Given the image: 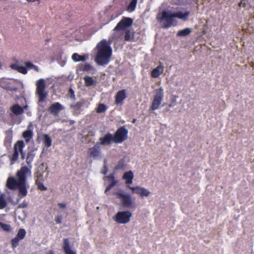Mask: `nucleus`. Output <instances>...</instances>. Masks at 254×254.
I'll list each match as a JSON object with an SVG mask.
<instances>
[{
    "mask_svg": "<svg viewBox=\"0 0 254 254\" xmlns=\"http://www.w3.org/2000/svg\"><path fill=\"white\" fill-rule=\"evenodd\" d=\"M31 169L27 166L21 167L15 175V177H8L6 181V187L10 190H18V194L25 196L27 194L29 186L27 184L28 176H31Z\"/></svg>",
    "mask_w": 254,
    "mask_h": 254,
    "instance_id": "nucleus-1",
    "label": "nucleus"
},
{
    "mask_svg": "<svg viewBox=\"0 0 254 254\" xmlns=\"http://www.w3.org/2000/svg\"><path fill=\"white\" fill-rule=\"evenodd\" d=\"M98 51L95 59L99 65H105L108 64L112 55V50L107 44L106 40H102L97 46Z\"/></svg>",
    "mask_w": 254,
    "mask_h": 254,
    "instance_id": "nucleus-2",
    "label": "nucleus"
},
{
    "mask_svg": "<svg viewBox=\"0 0 254 254\" xmlns=\"http://www.w3.org/2000/svg\"><path fill=\"white\" fill-rule=\"evenodd\" d=\"M189 14L190 12L189 11H186L185 13H182L181 11L172 13L170 11L163 10L162 12L161 17L160 19L166 21V23L163 26V28H168L173 25L174 18L177 17L186 20L188 19Z\"/></svg>",
    "mask_w": 254,
    "mask_h": 254,
    "instance_id": "nucleus-3",
    "label": "nucleus"
},
{
    "mask_svg": "<svg viewBox=\"0 0 254 254\" xmlns=\"http://www.w3.org/2000/svg\"><path fill=\"white\" fill-rule=\"evenodd\" d=\"M113 194L116 196L117 198L120 200L121 205L123 207L128 208L135 207V202L132 199L130 195L125 193L123 190H120L115 191L113 192Z\"/></svg>",
    "mask_w": 254,
    "mask_h": 254,
    "instance_id": "nucleus-4",
    "label": "nucleus"
},
{
    "mask_svg": "<svg viewBox=\"0 0 254 254\" xmlns=\"http://www.w3.org/2000/svg\"><path fill=\"white\" fill-rule=\"evenodd\" d=\"M36 93L38 96L39 102H43L47 97L48 93L46 91V84L44 79L41 78L36 82Z\"/></svg>",
    "mask_w": 254,
    "mask_h": 254,
    "instance_id": "nucleus-5",
    "label": "nucleus"
},
{
    "mask_svg": "<svg viewBox=\"0 0 254 254\" xmlns=\"http://www.w3.org/2000/svg\"><path fill=\"white\" fill-rule=\"evenodd\" d=\"M164 97V90L162 87H160L155 91V95L150 109L152 111L158 109L161 105Z\"/></svg>",
    "mask_w": 254,
    "mask_h": 254,
    "instance_id": "nucleus-6",
    "label": "nucleus"
},
{
    "mask_svg": "<svg viewBox=\"0 0 254 254\" xmlns=\"http://www.w3.org/2000/svg\"><path fill=\"white\" fill-rule=\"evenodd\" d=\"M128 130L124 127H119L113 135V142L121 143L127 138Z\"/></svg>",
    "mask_w": 254,
    "mask_h": 254,
    "instance_id": "nucleus-7",
    "label": "nucleus"
},
{
    "mask_svg": "<svg viewBox=\"0 0 254 254\" xmlns=\"http://www.w3.org/2000/svg\"><path fill=\"white\" fill-rule=\"evenodd\" d=\"M131 216L132 214L129 211H120L116 214L114 219L118 223L126 224L130 221Z\"/></svg>",
    "mask_w": 254,
    "mask_h": 254,
    "instance_id": "nucleus-8",
    "label": "nucleus"
},
{
    "mask_svg": "<svg viewBox=\"0 0 254 254\" xmlns=\"http://www.w3.org/2000/svg\"><path fill=\"white\" fill-rule=\"evenodd\" d=\"M133 19L130 17H123L119 22L114 28V31H121L125 30L127 28L132 26L133 24Z\"/></svg>",
    "mask_w": 254,
    "mask_h": 254,
    "instance_id": "nucleus-9",
    "label": "nucleus"
},
{
    "mask_svg": "<svg viewBox=\"0 0 254 254\" xmlns=\"http://www.w3.org/2000/svg\"><path fill=\"white\" fill-rule=\"evenodd\" d=\"M25 144L22 140H19L16 142L14 146V152L10 159L12 163L15 162L18 158L19 152L23 150Z\"/></svg>",
    "mask_w": 254,
    "mask_h": 254,
    "instance_id": "nucleus-10",
    "label": "nucleus"
},
{
    "mask_svg": "<svg viewBox=\"0 0 254 254\" xmlns=\"http://www.w3.org/2000/svg\"><path fill=\"white\" fill-rule=\"evenodd\" d=\"M127 188L136 194H139L141 197L148 196L151 192L146 189L139 186L130 187L127 186Z\"/></svg>",
    "mask_w": 254,
    "mask_h": 254,
    "instance_id": "nucleus-11",
    "label": "nucleus"
},
{
    "mask_svg": "<svg viewBox=\"0 0 254 254\" xmlns=\"http://www.w3.org/2000/svg\"><path fill=\"white\" fill-rule=\"evenodd\" d=\"M127 188L136 194H139L141 197L148 196L151 192L146 189L139 186L130 187L127 186Z\"/></svg>",
    "mask_w": 254,
    "mask_h": 254,
    "instance_id": "nucleus-12",
    "label": "nucleus"
},
{
    "mask_svg": "<svg viewBox=\"0 0 254 254\" xmlns=\"http://www.w3.org/2000/svg\"><path fill=\"white\" fill-rule=\"evenodd\" d=\"M64 107L59 102L53 103L48 108V112L54 116H58L59 113L64 110Z\"/></svg>",
    "mask_w": 254,
    "mask_h": 254,
    "instance_id": "nucleus-13",
    "label": "nucleus"
},
{
    "mask_svg": "<svg viewBox=\"0 0 254 254\" xmlns=\"http://www.w3.org/2000/svg\"><path fill=\"white\" fill-rule=\"evenodd\" d=\"M88 154L89 157L96 159L100 157L101 154V146L97 143L88 149Z\"/></svg>",
    "mask_w": 254,
    "mask_h": 254,
    "instance_id": "nucleus-14",
    "label": "nucleus"
},
{
    "mask_svg": "<svg viewBox=\"0 0 254 254\" xmlns=\"http://www.w3.org/2000/svg\"><path fill=\"white\" fill-rule=\"evenodd\" d=\"M99 140V142H97V143L100 146L110 145L112 142H113V135L108 132L104 136L100 137Z\"/></svg>",
    "mask_w": 254,
    "mask_h": 254,
    "instance_id": "nucleus-15",
    "label": "nucleus"
},
{
    "mask_svg": "<svg viewBox=\"0 0 254 254\" xmlns=\"http://www.w3.org/2000/svg\"><path fill=\"white\" fill-rule=\"evenodd\" d=\"M127 97L126 89L119 90L115 95V104L117 105L123 104L124 100Z\"/></svg>",
    "mask_w": 254,
    "mask_h": 254,
    "instance_id": "nucleus-16",
    "label": "nucleus"
},
{
    "mask_svg": "<svg viewBox=\"0 0 254 254\" xmlns=\"http://www.w3.org/2000/svg\"><path fill=\"white\" fill-rule=\"evenodd\" d=\"M85 100L82 99L74 104L71 105L70 107L73 109L74 114L78 115L81 111V107L85 104Z\"/></svg>",
    "mask_w": 254,
    "mask_h": 254,
    "instance_id": "nucleus-17",
    "label": "nucleus"
},
{
    "mask_svg": "<svg viewBox=\"0 0 254 254\" xmlns=\"http://www.w3.org/2000/svg\"><path fill=\"white\" fill-rule=\"evenodd\" d=\"M5 137L4 140V145L6 147L8 148L10 147L11 144L12 140V134L13 131L12 129H9L5 131Z\"/></svg>",
    "mask_w": 254,
    "mask_h": 254,
    "instance_id": "nucleus-18",
    "label": "nucleus"
},
{
    "mask_svg": "<svg viewBox=\"0 0 254 254\" xmlns=\"http://www.w3.org/2000/svg\"><path fill=\"white\" fill-rule=\"evenodd\" d=\"M62 248L65 254H76V253L71 249L69 239L64 238L63 240Z\"/></svg>",
    "mask_w": 254,
    "mask_h": 254,
    "instance_id": "nucleus-19",
    "label": "nucleus"
},
{
    "mask_svg": "<svg viewBox=\"0 0 254 254\" xmlns=\"http://www.w3.org/2000/svg\"><path fill=\"white\" fill-rule=\"evenodd\" d=\"M35 184L37 186L38 189L40 190H47V188L45 187L43 182L44 179L42 174H38L36 177Z\"/></svg>",
    "mask_w": 254,
    "mask_h": 254,
    "instance_id": "nucleus-20",
    "label": "nucleus"
},
{
    "mask_svg": "<svg viewBox=\"0 0 254 254\" xmlns=\"http://www.w3.org/2000/svg\"><path fill=\"white\" fill-rule=\"evenodd\" d=\"M134 178L133 173L132 171L125 172L123 176V179L125 181V184L127 187L129 184H131Z\"/></svg>",
    "mask_w": 254,
    "mask_h": 254,
    "instance_id": "nucleus-21",
    "label": "nucleus"
},
{
    "mask_svg": "<svg viewBox=\"0 0 254 254\" xmlns=\"http://www.w3.org/2000/svg\"><path fill=\"white\" fill-rule=\"evenodd\" d=\"M164 67L161 64L158 65L151 72V76L153 78H158L164 72Z\"/></svg>",
    "mask_w": 254,
    "mask_h": 254,
    "instance_id": "nucleus-22",
    "label": "nucleus"
},
{
    "mask_svg": "<svg viewBox=\"0 0 254 254\" xmlns=\"http://www.w3.org/2000/svg\"><path fill=\"white\" fill-rule=\"evenodd\" d=\"M127 167V163L124 158H122L119 160L114 168V172H116L118 170H124Z\"/></svg>",
    "mask_w": 254,
    "mask_h": 254,
    "instance_id": "nucleus-23",
    "label": "nucleus"
},
{
    "mask_svg": "<svg viewBox=\"0 0 254 254\" xmlns=\"http://www.w3.org/2000/svg\"><path fill=\"white\" fill-rule=\"evenodd\" d=\"M138 0H129V3L126 6L125 10L128 12H133L136 7Z\"/></svg>",
    "mask_w": 254,
    "mask_h": 254,
    "instance_id": "nucleus-24",
    "label": "nucleus"
},
{
    "mask_svg": "<svg viewBox=\"0 0 254 254\" xmlns=\"http://www.w3.org/2000/svg\"><path fill=\"white\" fill-rule=\"evenodd\" d=\"M10 110L16 115H21L24 112L23 108L18 104H15L11 106Z\"/></svg>",
    "mask_w": 254,
    "mask_h": 254,
    "instance_id": "nucleus-25",
    "label": "nucleus"
},
{
    "mask_svg": "<svg viewBox=\"0 0 254 254\" xmlns=\"http://www.w3.org/2000/svg\"><path fill=\"white\" fill-rule=\"evenodd\" d=\"M10 67L14 70H17L20 73L25 74L27 72V69L26 67L23 66H19L18 64H13L10 65Z\"/></svg>",
    "mask_w": 254,
    "mask_h": 254,
    "instance_id": "nucleus-26",
    "label": "nucleus"
},
{
    "mask_svg": "<svg viewBox=\"0 0 254 254\" xmlns=\"http://www.w3.org/2000/svg\"><path fill=\"white\" fill-rule=\"evenodd\" d=\"M87 55L80 56L78 55L77 53H74L72 55V59L73 61L75 62L80 61L84 62L87 60Z\"/></svg>",
    "mask_w": 254,
    "mask_h": 254,
    "instance_id": "nucleus-27",
    "label": "nucleus"
},
{
    "mask_svg": "<svg viewBox=\"0 0 254 254\" xmlns=\"http://www.w3.org/2000/svg\"><path fill=\"white\" fill-rule=\"evenodd\" d=\"M33 131L31 130H27L22 133V137L25 139L26 143L30 142L33 136Z\"/></svg>",
    "mask_w": 254,
    "mask_h": 254,
    "instance_id": "nucleus-28",
    "label": "nucleus"
},
{
    "mask_svg": "<svg viewBox=\"0 0 254 254\" xmlns=\"http://www.w3.org/2000/svg\"><path fill=\"white\" fill-rule=\"evenodd\" d=\"M35 156V154L34 151H29L27 153V155L26 159V162L28 166L31 167V164L33 161L34 158Z\"/></svg>",
    "mask_w": 254,
    "mask_h": 254,
    "instance_id": "nucleus-29",
    "label": "nucleus"
},
{
    "mask_svg": "<svg viewBox=\"0 0 254 254\" xmlns=\"http://www.w3.org/2000/svg\"><path fill=\"white\" fill-rule=\"evenodd\" d=\"M95 136V132L92 130L90 129L88 131V133L87 134L85 135L84 138L85 141L87 143H88L92 140L93 137Z\"/></svg>",
    "mask_w": 254,
    "mask_h": 254,
    "instance_id": "nucleus-30",
    "label": "nucleus"
},
{
    "mask_svg": "<svg viewBox=\"0 0 254 254\" xmlns=\"http://www.w3.org/2000/svg\"><path fill=\"white\" fill-rule=\"evenodd\" d=\"M191 32V29L187 28L182 30H180L177 33V36L180 37H185L189 35Z\"/></svg>",
    "mask_w": 254,
    "mask_h": 254,
    "instance_id": "nucleus-31",
    "label": "nucleus"
},
{
    "mask_svg": "<svg viewBox=\"0 0 254 254\" xmlns=\"http://www.w3.org/2000/svg\"><path fill=\"white\" fill-rule=\"evenodd\" d=\"M52 139L48 134L44 135V144L45 146L49 148L52 145Z\"/></svg>",
    "mask_w": 254,
    "mask_h": 254,
    "instance_id": "nucleus-32",
    "label": "nucleus"
},
{
    "mask_svg": "<svg viewBox=\"0 0 254 254\" xmlns=\"http://www.w3.org/2000/svg\"><path fill=\"white\" fill-rule=\"evenodd\" d=\"M79 68L81 71H88L93 69V67L89 64H80L79 65Z\"/></svg>",
    "mask_w": 254,
    "mask_h": 254,
    "instance_id": "nucleus-33",
    "label": "nucleus"
},
{
    "mask_svg": "<svg viewBox=\"0 0 254 254\" xmlns=\"http://www.w3.org/2000/svg\"><path fill=\"white\" fill-rule=\"evenodd\" d=\"M85 80V85L86 86H90L94 84L96 82L95 80H94L92 77L90 76H86L84 77Z\"/></svg>",
    "mask_w": 254,
    "mask_h": 254,
    "instance_id": "nucleus-34",
    "label": "nucleus"
},
{
    "mask_svg": "<svg viewBox=\"0 0 254 254\" xmlns=\"http://www.w3.org/2000/svg\"><path fill=\"white\" fill-rule=\"evenodd\" d=\"M7 205V202L4 199V196L3 194L0 195V209L4 208Z\"/></svg>",
    "mask_w": 254,
    "mask_h": 254,
    "instance_id": "nucleus-35",
    "label": "nucleus"
},
{
    "mask_svg": "<svg viewBox=\"0 0 254 254\" xmlns=\"http://www.w3.org/2000/svg\"><path fill=\"white\" fill-rule=\"evenodd\" d=\"M107 109V107L104 104H99L97 109L96 112L97 113H101L105 112Z\"/></svg>",
    "mask_w": 254,
    "mask_h": 254,
    "instance_id": "nucleus-36",
    "label": "nucleus"
},
{
    "mask_svg": "<svg viewBox=\"0 0 254 254\" xmlns=\"http://www.w3.org/2000/svg\"><path fill=\"white\" fill-rule=\"evenodd\" d=\"M26 235V231L24 229H20L16 235V236L21 240L23 239Z\"/></svg>",
    "mask_w": 254,
    "mask_h": 254,
    "instance_id": "nucleus-37",
    "label": "nucleus"
},
{
    "mask_svg": "<svg viewBox=\"0 0 254 254\" xmlns=\"http://www.w3.org/2000/svg\"><path fill=\"white\" fill-rule=\"evenodd\" d=\"M20 240H21L16 236V237L12 239L11 241L12 247L13 248H15L16 247H17Z\"/></svg>",
    "mask_w": 254,
    "mask_h": 254,
    "instance_id": "nucleus-38",
    "label": "nucleus"
},
{
    "mask_svg": "<svg viewBox=\"0 0 254 254\" xmlns=\"http://www.w3.org/2000/svg\"><path fill=\"white\" fill-rule=\"evenodd\" d=\"M117 181H112V182L106 187L105 192L106 193L107 192L109 191L111 189L116 185L117 184Z\"/></svg>",
    "mask_w": 254,
    "mask_h": 254,
    "instance_id": "nucleus-39",
    "label": "nucleus"
},
{
    "mask_svg": "<svg viewBox=\"0 0 254 254\" xmlns=\"http://www.w3.org/2000/svg\"><path fill=\"white\" fill-rule=\"evenodd\" d=\"M0 225L2 230L5 231L9 232L11 230V227L9 224L0 223Z\"/></svg>",
    "mask_w": 254,
    "mask_h": 254,
    "instance_id": "nucleus-40",
    "label": "nucleus"
},
{
    "mask_svg": "<svg viewBox=\"0 0 254 254\" xmlns=\"http://www.w3.org/2000/svg\"><path fill=\"white\" fill-rule=\"evenodd\" d=\"M124 40L125 41H131L130 31L129 30H127L126 31L124 36Z\"/></svg>",
    "mask_w": 254,
    "mask_h": 254,
    "instance_id": "nucleus-41",
    "label": "nucleus"
},
{
    "mask_svg": "<svg viewBox=\"0 0 254 254\" xmlns=\"http://www.w3.org/2000/svg\"><path fill=\"white\" fill-rule=\"evenodd\" d=\"M115 172H114V173L105 177V178L107 179L109 181H115Z\"/></svg>",
    "mask_w": 254,
    "mask_h": 254,
    "instance_id": "nucleus-42",
    "label": "nucleus"
},
{
    "mask_svg": "<svg viewBox=\"0 0 254 254\" xmlns=\"http://www.w3.org/2000/svg\"><path fill=\"white\" fill-rule=\"evenodd\" d=\"M63 217L62 215H58L55 218V221L57 224H61L62 222Z\"/></svg>",
    "mask_w": 254,
    "mask_h": 254,
    "instance_id": "nucleus-43",
    "label": "nucleus"
},
{
    "mask_svg": "<svg viewBox=\"0 0 254 254\" xmlns=\"http://www.w3.org/2000/svg\"><path fill=\"white\" fill-rule=\"evenodd\" d=\"M26 68H32L33 66H34V64L29 62H26L25 63Z\"/></svg>",
    "mask_w": 254,
    "mask_h": 254,
    "instance_id": "nucleus-44",
    "label": "nucleus"
},
{
    "mask_svg": "<svg viewBox=\"0 0 254 254\" xmlns=\"http://www.w3.org/2000/svg\"><path fill=\"white\" fill-rule=\"evenodd\" d=\"M247 2V1L246 0H242L239 3V6L240 7H245V5H246Z\"/></svg>",
    "mask_w": 254,
    "mask_h": 254,
    "instance_id": "nucleus-45",
    "label": "nucleus"
},
{
    "mask_svg": "<svg viewBox=\"0 0 254 254\" xmlns=\"http://www.w3.org/2000/svg\"><path fill=\"white\" fill-rule=\"evenodd\" d=\"M108 169L107 165H105L103 167V169L102 170L101 173L104 174L106 175L108 172Z\"/></svg>",
    "mask_w": 254,
    "mask_h": 254,
    "instance_id": "nucleus-46",
    "label": "nucleus"
},
{
    "mask_svg": "<svg viewBox=\"0 0 254 254\" xmlns=\"http://www.w3.org/2000/svg\"><path fill=\"white\" fill-rule=\"evenodd\" d=\"M58 205L59 206V207L61 209L65 208L66 206V204L64 203H59Z\"/></svg>",
    "mask_w": 254,
    "mask_h": 254,
    "instance_id": "nucleus-47",
    "label": "nucleus"
},
{
    "mask_svg": "<svg viewBox=\"0 0 254 254\" xmlns=\"http://www.w3.org/2000/svg\"><path fill=\"white\" fill-rule=\"evenodd\" d=\"M69 93H70V97H74V91L72 89H69Z\"/></svg>",
    "mask_w": 254,
    "mask_h": 254,
    "instance_id": "nucleus-48",
    "label": "nucleus"
},
{
    "mask_svg": "<svg viewBox=\"0 0 254 254\" xmlns=\"http://www.w3.org/2000/svg\"><path fill=\"white\" fill-rule=\"evenodd\" d=\"M20 155H21V158L22 159H24V158H25V154L23 152V150H22L21 151H20Z\"/></svg>",
    "mask_w": 254,
    "mask_h": 254,
    "instance_id": "nucleus-49",
    "label": "nucleus"
},
{
    "mask_svg": "<svg viewBox=\"0 0 254 254\" xmlns=\"http://www.w3.org/2000/svg\"><path fill=\"white\" fill-rule=\"evenodd\" d=\"M33 69H34L35 70H36V71H39V68L37 66L34 65V66H33Z\"/></svg>",
    "mask_w": 254,
    "mask_h": 254,
    "instance_id": "nucleus-50",
    "label": "nucleus"
},
{
    "mask_svg": "<svg viewBox=\"0 0 254 254\" xmlns=\"http://www.w3.org/2000/svg\"><path fill=\"white\" fill-rule=\"evenodd\" d=\"M47 254H54V252L52 250H50Z\"/></svg>",
    "mask_w": 254,
    "mask_h": 254,
    "instance_id": "nucleus-51",
    "label": "nucleus"
},
{
    "mask_svg": "<svg viewBox=\"0 0 254 254\" xmlns=\"http://www.w3.org/2000/svg\"><path fill=\"white\" fill-rule=\"evenodd\" d=\"M169 106V108H170V107H172V106H173V105H172V104H170L169 105V106Z\"/></svg>",
    "mask_w": 254,
    "mask_h": 254,
    "instance_id": "nucleus-52",
    "label": "nucleus"
},
{
    "mask_svg": "<svg viewBox=\"0 0 254 254\" xmlns=\"http://www.w3.org/2000/svg\"><path fill=\"white\" fill-rule=\"evenodd\" d=\"M166 110L167 111H169L170 110V109H169V108H167Z\"/></svg>",
    "mask_w": 254,
    "mask_h": 254,
    "instance_id": "nucleus-53",
    "label": "nucleus"
},
{
    "mask_svg": "<svg viewBox=\"0 0 254 254\" xmlns=\"http://www.w3.org/2000/svg\"><path fill=\"white\" fill-rule=\"evenodd\" d=\"M28 1H33V0H26Z\"/></svg>",
    "mask_w": 254,
    "mask_h": 254,
    "instance_id": "nucleus-54",
    "label": "nucleus"
}]
</instances>
